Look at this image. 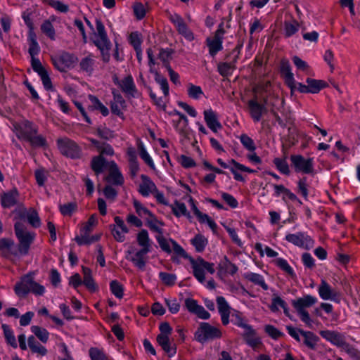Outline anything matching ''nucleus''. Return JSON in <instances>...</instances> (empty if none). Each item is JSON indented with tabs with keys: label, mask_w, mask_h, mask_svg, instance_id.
<instances>
[{
	"label": "nucleus",
	"mask_w": 360,
	"mask_h": 360,
	"mask_svg": "<svg viewBox=\"0 0 360 360\" xmlns=\"http://www.w3.org/2000/svg\"><path fill=\"white\" fill-rule=\"evenodd\" d=\"M138 150L139 152V155L141 158L151 168L155 169L154 162L150 156V155L146 151L143 144L142 142L139 143L138 144Z\"/></svg>",
	"instance_id": "47"
},
{
	"label": "nucleus",
	"mask_w": 360,
	"mask_h": 360,
	"mask_svg": "<svg viewBox=\"0 0 360 360\" xmlns=\"http://www.w3.org/2000/svg\"><path fill=\"white\" fill-rule=\"evenodd\" d=\"M243 337L246 343L253 349L262 344L261 339L256 336L255 330L252 328L250 330L244 331Z\"/></svg>",
	"instance_id": "37"
},
{
	"label": "nucleus",
	"mask_w": 360,
	"mask_h": 360,
	"mask_svg": "<svg viewBox=\"0 0 360 360\" xmlns=\"http://www.w3.org/2000/svg\"><path fill=\"white\" fill-rule=\"evenodd\" d=\"M13 215L15 220H27L33 227H39L41 225L38 213L33 209L26 210L20 206L13 212Z\"/></svg>",
	"instance_id": "12"
},
{
	"label": "nucleus",
	"mask_w": 360,
	"mask_h": 360,
	"mask_svg": "<svg viewBox=\"0 0 360 360\" xmlns=\"http://www.w3.org/2000/svg\"><path fill=\"white\" fill-rule=\"evenodd\" d=\"M110 288L111 292L119 299H121L124 295V288L121 283H120L117 281L114 280L112 281L110 283Z\"/></svg>",
	"instance_id": "52"
},
{
	"label": "nucleus",
	"mask_w": 360,
	"mask_h": 360,
	"mask_svg": "<svg viewBox=\"0 0 360 360\" xmlns=\"http://www.w3.org/2000/svg\"><path fill=\"white\" fill-rule=\"evenodd\" d=\"M222 333L218 327L207 322H201L194 333L195 340L201 344L219 339Z\"/></svg>",
	"instance_id": "5"
},
{
	"label": "nucleus",
	"mask_w": 360,
	"mask_h": 360,
	"mask_svg": "<svg viewBox=\"0 0 360 360\" xmlns=\"http://www.w3.org/2000/svg\"><path fill=\"white\" fill-rule=\"evenodd\" d=\"M297 193L303 198L304 201L309 200L308 195L311 192L309 188L307 177H303L298 181Z\"/></svg>",
	"instance_id": "41"
},
{
	"label": "nucleus",
	"mask_w": 360,
	"mask_h": 360,
	"mask_svg": "<svg viewBox=\"0 0 360 360\" xmlns=\"http://www.w3.org/2000/svg\"><path fill=\"white\" fill-rule=\"evenodd\" d=\"M274 164L281 173L287 175L290 174L289 166L285 159L276 158L274 160Z\"/></svg>",
	"instance_id": "55"
},
{
	"label": "nucleus",
	"mask_w": 360,
	"mask_h": 360,
	"mask_svg": "<svg viewBox=\"0 0 360 360\" xmlns=\"http://www.w3.org/2000/svg\"><path fill=\"white\" fill-rule=\"evenodd\" d=\"M115 224L110 226L111 233L117 242H123L129 230L123 219L120 217L114 218Z\"/></svg>",
	"instance_id": "19"
},
{
	"label": "nucleus",
	"mask_w": 360,
	"mask_h": 360,
	"mask_svg": "<svg viewBox=\"0 0 360 360\" xmlns=\"http://www.w3.org/2000/svg\"><path fill=\"white\" fill-rule=\"evenodd\" d=\"M306 82L308 85L310 94H317L327 85L323 80H318L311 78H307Z\"/></svg>",
	"instance_id": "40"
},
{
	"label": "nucleus",
	"mask_w": 360,
	"mask_h": 360,
	"mask_svg": "<svg viewBox=\"0 0 360 360\" xmlns=\"http://www.w3.org/2000/svg\"><path fill=\"white\" fill-rule=\"evenodd\" d=\"M190 262L193 269V276L200 283L205 282L206 273L213 274L215 272L214 264L207 262L201 257H198L196 259L191 258Z\"/></svg>",
	"instance_id": "8"
},
{
	"label": "nucleus",
	"mask_w": 360,
	"mask_h": 360,
	"mask_svg": "<svg viewBox=\"0 0 360 360\" xmlns=\"http://www.w3.org/2000/svg\"><path fill=\"white\" fill-rule=\"evenodd\" d=\"M250 114L254 122H259L262 115L267 112L264 104H260L256 99H251L248 103Z\"/></svg>",
	"instance_id": "24"
},
{
	"label": "nucleus",
	"mask_w": 360,
	"mask_h": 360,
	"mask_svg": "<svg viewBox=\"0 0 360 360\" xmlns=\"http://www.w3.org/2000/svg\"><path fill=\"white\" fill-rule=\"evenodd\" d=\"M147 224L149 228L156 232L158 234L162 233V226L163 224L157 219V218L153 214L147 220Z\"/></svg>",
	"instance_id": "50"
},
{
	"label": "nucleus",
	"mask_w": 360,
	"mask_h": 360,
	"mask_svg": "<svg viewBox=\"0 0 360 360\" xmlns=\"http://www.w3.org/2000/svg\"><path fill=\"white\" fill-rule=\"evenodd\" d=\"M155 238H156L160 247L161 248V249L163 251H165L166 252H170L172 251L170 244L172 243V241H173L172 240H167L166 238H164L162 233L158 234L155 236Z\"/></svg>",
	"instance_id": "58"
},
{
	"label": "nucleus",
	"mask_w": 360,
	"mask_h": 360,
	"mask_svg": "<svg viewBox=\"0 0 360 360\" xmlns=\"http://www.w3.org/2000/svg\"><path fill=\"white\" fill-rule=\"evenodd\" d=\"M204 119L207 127L213 131L217 132L222 128V125L218 120L217 114L211 108L204 110Z\"/></svg>",
	"instance_id": "28"
},
{
	"label": "nucleus",
	"mask_w": 360,
	"mask_h": 360,
	"mask_svg": "<svg viewBox=\"0 0 360 360\" xmlns=\"http://www.w3.org/2000/svg\"><path fill=\"white\" fill-rule=\"evenodd\" d=\"M149 252L150 250L147 249H131L127 252V259L139 269L143 270L148 261L147 255Z\"/></svg>",
	"instance_id": "15"
},
{
	"label": "nucleus",
	"mask_w": 360,
	"mask_h": 360,
	"mask_svg": "<svg viewBox=\"0 0 360 360\" xmlns=\"http://www.w3.org/2000/svg\"><path fill=\"white\" fill-rule=\"evenodd\" d=\"M15 232L18 238L20 245L18 251L21 255L27 253L30 244L32 243L34 234L28 231L25 225L21 221H16L15 223Z\"/></svg>",
	"instance_id": "7"
},
{
	"label": "nucleus",
	"mask_w": 360,
	"mask_h": 360,
	"mask_svg": "<svg viewBox=\"0 0 360 360\" xmlns=\"http://www.w3.org/2000/svg\"><path fill=\"white\" fill-rule=\"evenodd\" d=\"M233 323L244 329V331H247L248 330H250V328H252L250 325L248 324L246 321L239 314H236L233 316Z\"/></svg>",
	"instance_id": "63"
},
{
	"label": "nucleus",
	"mask_w": 360,
	"mask_h": 360,
	"mask_svg": "<svg viewBox=\"0 0 360 360\" xmlns=\"http://www.w3.org/2000/svg\"><path fill=\"white\" fill-rule=\"evenodd\" d=\"M187 94L190 98L195 100H198L204 96L202 88L192 83H188L187 85Z\"/></svg>",
	"instance_id": "43"
},
{
	"label": "nucleus",
	"mask_w": 360,
	"mask_h": 360,
	"mask_svg": "<svg viewBox=\"0 0 360 360\" xmlns=\"http://www.w3.org/2000/svg\"><path fill=\"white\" fill-rule=\"evenodd\" d=\"M46 4L60 13H67L69 10L68 5L58 0H46Z\"/></svg>",
	"instance_id": "59"
},
{
	"label": "nucleus",
	"mask_w": 360,
	"mask_h": 360,
	"mask_svg": "<svg viewBox=\"0 0 360 360\" xmlns=\"http://www.w3.org/2000/svg\"><path fill=\"white\" fill-rule=\"evenodd\" d=\"M91 167L95 174L98 175L103 172L105 168H108V164H107L105 159L100 155L92 158Z\"/></svg>",
	"instance_id": "35"
},
{
	"label": "nucleus",
	"mask_w": 360,
	"mask_h": 360,
	"mask_svg": "<svg viewBox=\"0 0 360 360\" xmlns=\"http://www.w3.org/2000/svg\"><path fill=\"white\" fill-rule=\"evenodd\" d=\"M170 115L179 117L177 120H174V126L180 134H184L188 123L186 116L176 110H174Z\"/></svg>",
	"instance_id": "36"
},
{
	"label": "nucleus",
	"mask_w": 360,
	"mask_h": 360,
	"mask_svg": "<svg viewBox=\"0 0 360 360\" xmlns=\"http://www.w3.org/2000/svg\"><path fill=\"white\" fill-rule=\"evenodd\" d=\"M229 162H230V164L233 165V167H231L230 170L232 172V174H233L234 179L237 181H243L244 178L243 177V176L237 172L236 169L240 170L242 172H248V173L255 172V170L236 162L233 159H231Z\"/></svg>",
	"instance_id": "31"
},
{
	"label": "nucleus",
	"mask_w": 360,
	"mask_h": 360,
	"mask_svg": "<svg viewBox=\"0 0 360 360\" xmlns=\"http://www.w3.org/2000/svg\"><path fill=\"white\" fill-rule=\"evenodd\" d=\"M98 221L96 216L92 214L88 221L83 225L80 230V235L75 238L76 242L79 245H89L96 241H98L101 236V234H96L89 236L90 232L93 228L97 224Z\"/></svg>",
	"instance_id": "6"
},
{
	"label": "nucleus",
	"mask_w": 360,
	"mask_h": 360,
	"mask_svg": "<svg viewBox=\"0 0 360 360\" xmlns=\"http://www.w3.org/2000/svg\"><path fill=\"white\" fill-rule=\"evenodd\" d=\"M318 300L316 297L311 295H306L303 297L292 300V305L296 311L300 320L308 327L311 328L313 320L311 319L307 309L316 304Z\"/></svg>",
	"instance_id": "3"
},
{
	"label": "nucleus",
	"mask_w": 360,
	"mask_h": 360,
	"mask_svg": "<svg viewBox=\"0 0 360 360\" xmlns=\"http://www.w3.org/2000/svg\"><path fill=\"white\" fill-rule=\"evenodd\" d=\"M240 141L243 146L250 151H255L256 149L254 141L247 134H242L240 137Z\"/></svg>",
	"instance_id": "62"
},
{
	"label": "nucleus",
	"mask_w": 360,
	"mask_h": 360,
	"mask_svg": "<svg viewBox=\"0 0 360 360\" xmlns=\"http://www.w3.org/2000/svg\"><path fill=\"white\" fill-rule=\"evenodd\" d=\"M31 65L32 69L41 77V82L45 86V68H44L41 61L35 57L31 58Z\"/></svg>",
	"instance_id": "45"
},
{
	"label": "nucleus",
	"mask_w": 360,
	"mask_h": 360,
	"mask_svg": "<svg viewBox=\"0 0 360 360\" xmlns=\"http://www.w3.org/2000/svg\"><path fill=\"white\" fill-rule=\"evenodd\" d=\"M223 25L221 24L215 32L214 37L207 39V45L209 48L210 54L212 56H215L223 48V34L224 30L222 27Z\"/></svg>",
	"instance_id": "18"
},
{
	"label": "nucleus",
	"mask_w": 360,
	"mask_h": 360,
	"mask_svg": "<svg viewBox=\"0 0 360 360\" xmlns=\"http://www.w3.org/2000/svg\"><path fill=\"white\" fill-rule=\"evenodd\" d=\"M133 10H134L135 16L139 20L143 19L146 14V11L145 6L141 2L135 3L133 6Z\"/></svg>",
	"instance_id": "64"
},
{
	"label": "nucleus",
	"mask_w": 360,
	"mask_h": 360,
	"mask_svg": "<svg viewBox=\"0 0 360 360\" xmlns=\"http://www.w3.org/2000/svg\"><path fill=\"white\" fill-rule=\"evenodd\" d=\"M89 356L91 360H109L108 356L103 350L96 347H91L89 349Z\"/></svg>",
	"instance_id": "57"
},
{
	"label": "nucleus",
	"mask_w": 360,
	"mask_h": 360,
	"mask_svg": "<svg viewBox=\"0 0 360 360\" xmlns=\"http://www.w3.org/2000/svg\"><path fill=\"white\" fill-rule=\"evenodd\" d=\"M157 342L169 356L172 357L176 354V345L171 340L169 335H158Z\"/></svg>",
	"instance_id": "29"
},
{
	"label": "nucleus",
	"mask_w": 360,
	"mask_h": 360,
	"mask_svg": "<svg viewBox=\"0 0 360 360\" xmlns=\"http://www.w3.org/2000/svg\"><path fill=\"white\" fill-rule=\"evenodd\" d=\"M281 74L285 80L286 85L292 91L296 88V82L294 75L291 72V68L288 60H283L281 63Z\"/></svg>",
	"instance_id": "23"
},
{
	"label": "nucleus",
	"mask_w": 360,
	"mask_h": 360,
	"mask_svg": "<svg viewBox=\"0 0 360 360\" xmlns=\"http://www.w3.org/2000/svg\"><path fill=\"white\" fill-rule=\"evenodd\" d=\"M19 347L22 350H26L28 347L34 353H38L41 355L44 353V349L37 339L31 335L28 338L27 345L26 344V336L25 334H20L18 337Z\"/></svg>",
	"instance_id": "16"
},
{
	"label": "nucleus",
	"mask_w": 360,
	"mask_h": 360,
	"mask_svg": "<svg viewBox=\"0 0 360 360\" xmlns=\"http://www.w3.org/2000/svg\"><path fill=\"white\" fill-rule=\"evenodd\" d=\"M58 147L61 153L70 158H79L82 150L78 145L68 138L59 139L57 141Z\"/></svg>",
	"instance_id": "11"
},
{
	"label": "nucleus",
	"mask_w": 360,
	"mask_h": 360,
	"mask_svg": "<svg viewBox=\"0 0 360 360\" xmlns=\"http://www.w3.org/2000/svg\"><path fill=\"white\" fill-rule=\"evenodd\" d=\"M304 344L311 349H314L319 338L312 332L305 331L302 333Z\"/></svg>",
	"instance_id": "46"
},
{
	"label": "nucleus",
	"mask_w": 360,
	"mask_h": 360,
	"mask_svg": "<svg viewBox=\"0 0 360 360\" xmlns=\"http://www.w3.org/2000/svg\"><path fill=\"white\" fill-rule=\"evenodd\" d=\"M137 242L141 249H147L150 251V241L148 233L146 230H141L137 235Z\"/></svg>",
	"instance_id": "44"
},
{
	"label": "nucleus",
	"mask_w": 360,
	"mask_h": 360,
	"mask_svg": "<svg viewBox=\"0 0 360 360\" xmlns=\"http://www.w3.org/2000/svg\"><path fill=\"white\" fill-rule=\"evenodd\" d=\"M171 207L176 216L191 218L190 212L187 211L185 204H171Z\"/></svg>",
	"instance_id": "51"
},
{
	"label": "nucleus",
	"mask_w": 360,
	"mask_h": 360,
	"mask_svg": "<svg viewBox=\"0 0 360 360\" xmlns=\"http://www.w3.org/2000/svg\"><path fill=\"white\" fill-rule=\"evenodd\" d=\"M218 72L223 77L230 76L233 70L235 69V63H220L218 65Z\"/></svg>",
	"instance_id": "49"
},
{
	"label": "nucleus",
	"mask_w": 360,
	"mask_h": 360,
	"mask_svg": "<svg viewBox=\"0 0 360 360\" xmlns=\"http://www.w3.org/2000/svg\"><path fill=\"white\" fill-rule=\"evenodd\" d=\"M318 293L323 300H330L336 303L340 302V292L333 288L326 280L322 279L318 287Z\"/></svg>",
	"instance_id": "13"
},
{
	"label": "nucleus",
	"mask_w": 360,
	"mask_h": 360,
	"mask_svg": "<svg viewBox=\"0 0 360 360\" xmlns=\"http://www.w3.org/2000/svg\"><path fill=\"white\" fill-rule=\"evenodd\" d=\"M14 291L18 297H25L30 292L35 295H41L44 288L34 281L33 274H28L15 284Z\"/></svg>",
	"instance_id": "4"
},
{
	"label": "nucleus",
	"mask_w": 360,
	"mask_h": 360,
	"mask_svg": "<svg viewBox=\"0 0 360 360\" xmlns=\"http://www.w3.org/2000/svg\"><path fill=\"white\" fill-rule=\"evenodd\" d=\"M54 66L61 72L73 68L78 62L77 57L68 52L63 51L51 57Z\"/></svg>",
	"instance_id": "9"
},
{
	"label": "nucleus",
	"mask_w": 360,
	"mask_h": 360,
	"mask_svg": "<svg viewBox=\"0 0 360 360\" xmlns=\"http://www.w3.org/2000/svg\"><path fill=\"white\" fill-rule=\"evenodd\" d=\"M192 209L200 223L207 224L214 233H217V224L211 217L207 214L201 212L197 208L195 204H192Z\"/></svg>",
	"instance_id": "30"
},
{
	"label": "nucleus",
	"mask_w": 360,
	"mask_h": 360,
	"mask_svg": "<svg viewBox=\"0 0 360 360\" xmlns=\"http://www.w3.org/2000/svg\"><path fill=\"white\" fill-rule=\"evenodd\" d=\"M89 100L90 104L88 107L89 110H98L103 116H107L109 114V110L97 97L93 95H89Z\"/></svg>",
	"instance_id": "33"
},
{
	"label": "nucleus",
	"mask_w": 360,
	"mask_h": 360,
	"mask_svg": "<svg viewBox=\"0 0 360 360\" xmlns=\"http://www.w3.org/2000/svg\"><path fill=\"white\" fill-rule=\"evenodd\" d=\"M105 179L108 183L115 186H121L124 183V177L113 161L108 163V174Z\"/></svg>",
	"instance_id": "22"
},
{
	"label": "nucleus",
	"mask_w": 360,
	"mask_h": 360,
	"mask_svg": "<svg viewBox=\"0 0 360 360\" xmlns=\"http://www.w3.org/2000/svg\"><path fill=\"white\" fill-rule=\"evenodd\" d=\"M217 304L221 322L224 326H226L229 323L231 307L226 299L222 296L217 297Z\"/></svg>",
	"instance_id": "27"
},
{
	"label": "nucleus",
	"mask_w": 360,
	"mask_h": 360,
	"mask_svg": "<svg viewBox=\"0 0 360 360\" xmlns=\"http://www.w3.org/2000/svg\"><path fill=\"white\" fill-rule=\"evenodd\" d=\"M290 160L295 171L297 172L310 174L314 170L313 160L311 158L306 159L301 155H292Z\"/></svg>",
	"instance_id": "14"
},
{
	"label": "nucleus",
	"mask_w": 360,
	"mask_h": 360,
	"mask_svg": "<svg viewBox=\"0 0 360 360\" xmlns=\"http://www.w3.org/2000/svg\"><path fill=\"white\" fill-rule=\"evenodd\" d=\"M115 84L119 85L122 92L131 97H137L138 90L134 82L131 75H128L119 81L117 79L114 80Z\"/></svg>",
	"instance_id": "20"
},
{
	"label": "nucleus",
	"mask_w": 360,
	"mask_h": 360,
	"mask_svg": "<svg viewBox=\"0 0 360 360\" xmlns=\"http://www.w3.org/2000/svg\"><path fill=\"white\" fill-rule=\"evenodd\" d=\"M94 44L101 52L102 60L108 63L110 58L111 42L108 37L105 26L100 19L96 20V31L91 37Z\"/></svg>",
	"instance_id": "1"
},
{
	"label": "nucleus",
	"mask_w": 360,
	"mask_h": 360,
	"mask_svg": "<svg viewBox=\"0 0 360 360\" xmlns=\"http://www.w3.org/2000/svg\"><path fill=\"white\" fill-rule=\"evenodd\" d=\"M169 19L174 24L179 34L184 36L188 41L194 39L193 32L179 15L176 13L169 14Z\"/></svg>",
	"instance_id": "17"
},
{
	"label": "nucleus",
	"mask_w": 360,
	"mask_h": 360,
	"mask_svg": "<svg viewBox=\"0 0 360 360\" xmlns=\"http://www.w3.org/2000/svg\"><path fill=\"white\" fill-rule=\"evenodd\" d=\"M321 336L332 345L338 347H342L345 342V339L343 335L340 333L332 331L329 330L320 331Z\"/></svg>",
	"instance_id": "26"
},
{
	"label": "nucleus",
	"mask_w": 360,
	"mask_h": 360,
	"mask_svg": "<svg viewBox=\"0 0 360 360\" xmlns=\"http://www.w3.org/2000/svg\"><path fill=\"white\" fill-rule=\"evenodd\" d=\"M14 131L19 139L25 140L32 146H42L44 145V139L37 135V129L30 122L24 120L13 125Z\"/></svg>",
	"instance_id": "2"
},
{
	"label": "nucleus",
	"mask_w": 360,
	"mask_h": 360,
	"mask_svg": "<svg viewBox=\"0 0 360 360\" xmlns=\"http://www.w3.org/2000/svg\"><path fill=\"white\" fill-rule=\"evenodd\" d=\"M300 29V24L297 20L292 18L290 20H285L283 24V35L289 38L295 35Z\"/></svg>",
	"instance_id": "32"
},
{
	"label": "nucleus",
	"mask_w": 360,
	"mask_h": 360,
	"mask_svg": "<svg viewBox=\"0 0 360 360\" xmlns=\"http://www.w3.org/2000/svg\"><path fill=\"white\" fill-rule=\"evenodd\" d=\"M141 179L138 191L141 195L148 197L156 191L155 184L148 176L141 174Z\"/></svg>",
	"instance_id": "25"
},
{
	"label": "nucleus",
	"mask_w": 360,
	"mask_h": 360,
	"mask_svg": "<svg viewBox=\"0 0 360 360\" xmlns=\"http://www.w3.org/2000/svg\"><path fill=\"white\" fill-rule=\"evenodd\" d=\"M276 264L287 274L292 276L295 274L293 269L290 266L288 261L283 258H278Z\"/></svg>",
	"instance_id": "60"
},
{
	"label": "nucleus",
	"mask_w": 360,
	"mask_h": 360,
	"mask_svg": "<svg viewBox=\"0 0 360 360\" xmlns=\"http://www.w3.org/2000/svg\"><path fill=\"white\" fill-rule=\"evenodd\" d=\"M256 250L260 253L262 256L265 254L269 257H276L278 255L276 251L274 250L270 247L266 245L263 246L260 243L256 244Z\"/></svg>",
	"instance_id": "56"
},
{
	"label": "nucleus",
	"mask_w": 360,
	"mask_h": 360,
	"mask_svg": "<svg viewBox=\"0 0 360 360\" xmlns=\"http://www.w3.org/2000/svg\"><path fill=\"white\" fill-rule=\"evenodd\" d=\"M83 280L82 284L91 292H95L97 289L96 284L92 277L91 270L86 266H82Z\"/></svg>",
	"instance_id": "34"
},
{
	"label": "nucleus",
	"mask_w": 360,
	"mask_h": 360,
	"mask_svg": "<svg viewBox=\"0 0 360 360\" xmlns=\"http://www.w3.org/2000/svg\"><path fill=\"white\" fill-rule=\"evenodd\" d=\"M285 239L295 246L305 250L311 249L314 245V240L306 232L299 231L295 233H287Z\"/></svg>",
	"instance_id": "10"
},
{
	"label": "nucleus",
	"mask_w": 360,
	"mask_h": 360,
	"mask_svg": "<svg viewBox=\"0 0 360 360\" xmlns=\"http://www.w3.org/2000/svg\"><path fill=\"white\" fill-rule=\"evenodd\" d=\"M28 41H29V53L31 56L35 57V56L38 55L39 53V46L38 45V43L36 40V36L34 33L30 32L28 37Z\"/></svg>",
	"instance_id": "48"
},
{
	"label": "nucleus",
	"mask_w": 360,
	"mask_h": 360,
	"mask_svg": "<svg viewBox=\"0 0 360 360\" xmlns=\"http://www.w3.org/2000/svg\"><path fill=\"white\" fill-rule=\"evenodd\" d=\"M244 277L255 285L260 286L263 290H268V285L265 283V280L262 275L253 272H247Z\"/></svg>",
	"instance_id": "38"
},
{
	"label": "nucleus",
	"mask_w": 360,
	"mask_h": 360,
	"mask_svg": "<svg viewBox=\"0 0 360 360\" xmlns=\"http://www.w3.org/2000/svg\"><path fill=\"white\" fill-rule=\"evenodd\" d=\"M154 75L155 82L160 84L164 95L167 96L169 95V84L167 79L160 75L158 72H155Z\"/></svg>",
	"instance_id": "54"
},
{
	"label": "nucleus",
	"mask_w": 360,
	"mask_h": 360,
	"mask_svg": "<svg viewBox=\"0 0 360 360\" xmlns=\"http://www.w3.org/2000/svg\"><path fill=\"white\" fill-rule=\"evenodd\" d=\"M159 278L165 285H174L176 281V276L175 274L166 272H160Z\"/></svg>",
	"instance_id": "61"
},
{
	"label": "nucleus",
	"mask_w": 360,
	"mask_h": 360,
	"mask_svg": "<svg viewBox=\"0 0 360 360\" xmlns=\"http://www.w3.org/2000/svg\"><path fill=\"white\" fill-rule=\"evenodd\" d=\"M18 192L13 189L1 195V202H16L18 200Z\"/></svg>",
	"instance_id": "53"
},
{
	"label": "nucleus",
	"mask_w": 360,
	"mask_h": 360,
	"mask_svg": "<svg viewBox=\"0 0 360 360\" xmlns=\"http://www.w3.org/2000/svg\"><path fill=\"white\" fill-rule=\"evenodd\" d=\"M1 328L3 329L6 342L12 347L17 348L18 343L13 330L6 324H2Z\"/></svg>",
	"instance_id": "42"
},
{
	"label": "nucleus",
	"mask_w": 360,
	"mask_h": 360,
	"mask_svg": "<svg viewBox=\"0 0 360 360\" xmlns=\"http://www.w3.org/2000/svg\"><path fill=\"white\" fill-rule=\"evenodd\" d=\"M191 243L196 252H202L208 245V239L202 234H197L191 240Z\"/></svg>",
	"instance_id": "39"
},
{
	"label": "nucleus",
	"mask_w": 360,
	"mask_h": 360,
	"mask_svg": "<svg viewBox=\"0 0 360 360\" xmlns=\"http://www.w3.org/2000/svg\"><path fill=\"white\" fill-rule=\"evenodd\" d=\"M96 57L91 53L82 58L79 63V67L81 72L88 75H91L98 65Z\"/></svg>",
	"instance_id": "21"
}]
</instances>
